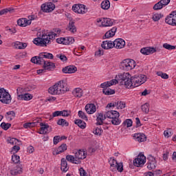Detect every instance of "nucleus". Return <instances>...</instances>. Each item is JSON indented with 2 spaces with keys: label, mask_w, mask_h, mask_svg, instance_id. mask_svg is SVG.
<instances>
[{
  "label": "nucleus",
  "mask_w": 176,
  "mask_h": 176,
  "mask_svg": "<svg viewBox=\"0 0 176 176\" xmlns=\"http://www.w3.org/2000/svg\"><path fill=\"white\" fill-rule=\"evenodd\" d=\"M119 78L120 79V85H124L128 89H134V87H138L141 86L142 84H140V78L130 76L129 73H123L120 75H118Z\"/></svg>",
  "instance_id": "1"
},
{
  "label": "nucleus",
  "mask_w": 176,
  "mask_h": 176,
  "mask_svg": "<svg viewBox=\"0 0 176 176\" xmlns=\"http://www.w3.org/2000/svg\"><path fill=\"white\" fill-rule=\"evenodd\" d=\"M73 153L74 155H66V160L72 164H82V160L87 157V153L82 149L74 151Z\"/></svg>",
  "instance_id": "2"
},
{
  "label": "nucleus",
  "mask_w": 176,
  "mask_h": 176,
  "mask_svg": "<svg viewBox=\"0 0 176 176\" xmlns=\"http://www.w3.org/2000/svg\"><path fill=\"white\" fill-rule=\"evenodd\" d=\"M57 34L52 32L50 33H44L42 34L41 38L38 37L34 39L33 43L37 46H47L50 43V41H53L56 38Z\"/></svg>",
  "instance_id": "3"
},
{
  "label": "nucleus",
  "mask_w": 176,
  "mask_h": 176,
  "mask_svg": "<svg viewBox=\"0 0 176 176\" xmlns=\"http://www.w3.org/2000/svg\"><path fill=\"white\" fill-rule=\"evenodd\" d=\"M67 91V87L64 83V80H60L58 82L55 83L52 87H50L48 89V93L52 95H60L64 94Z\"/></svg>",
  "instance_id": "4"
},
{
  "label": "nucleus",
  "mask_w": 176,
  "mask_h": 176,
  "mask_svg": "<svg viewBox=\"0 0 176 176\" xmlns=\"http://www.w3.org/2000/svg\"><path fill=\"white\" fill-rule=\"evenodd\" d=\"M105 116L109 119H111V123L114 126H119L122 122L120 120H119V116H120V114L117 111H108L106 112Z\"/></svg>",
  "instance_id": "5"
},
{
  "label": "nucleus",
  "mask_w": 176,
  "mask_h": 176,
  "mask_svg": "<svg viewBox=\"0 0 176 176\" xmlns=\"http://www.w3.org/2000/svg\"><path fill=\"white\" fill-rule=\"evenodd\" d=\"M135 67V61L131 59H125L120 64V68L122 71H131L133 68Z\"/></svg>",
  "instance_id": "6"
},
{
  "label": "nucleus",
  "mask_w": 176,
  "mask_h": 176,
  "mask_svg": "<svg viewBox=\"0 0 176 176\" xmlns=\"http://www.w3.org/2000/svg\"><path fill=\"white\" fill-rule=\"evenodd\" d=\"M0 101L3 104H10L12 102V96L9 92L6 91L5 88H0Z\"/></svg>",
  "instance_id": "7"
},
{
  "label": "nucleus",
  "mask_w": 176,
  "mask_h": 176,
  "mask_svg": "<svg viewBox=\"0 0 176 176\" xmlns=\"http://www.w3.org/2000/svg\"><path fill=\"white\" fill-rule=\"evenodd\" d=\"M109 163H110V168L111 170V171H116V170H118V171H119L120 173L123 172V164L122 163H118V161H116V160L113 159V158H111L109 160Z\"/></svg>",
  "instance_id": "8"
},
{
  "label": "nucleus",
  "mask_w": 176,
  "mask_h": 176,
  "mask_svg": "<svg viewBox=\"0 0 176 176\" xmlns=\"http://www.w3.org/2000/svg\"><path fill=\"white\" fill-rule=\"evenodd\" d=\"M72 10L78 14H85L87 13V8L84 4H74L72 6Z\"/></svg>",
  "instance_id": "9"
},
{
  "label": "nucleus",
  "mask_w": 176,
  "mask_h": 176,
  "mask_svg": "<svg viewBox=\"0 0 176 176\" xmlns=\"http://www.w3.org/2000/svg\"><path fill=\"white\" fill-rule=\"evenodd\" d=\"M145 160H146V157L142 153H140L137 158L133 160V165L136 167H141V166L145 164Z\"/></svg>",
  "instance_id": "10"
},
{
  "label": "nucleus",
  "mask_w": 176,
  "mask_h": 176,
  "mask_svg": "<svg viewBox=\"0 0 176 176\" xmlns=\"http://www.w3.org/2000/svg\"><path fill=\"white\" fill-rule=\"evenodd\" d=\"M97 23H101L100 27H112L115 20L109 18H101L97 19Z\"/></svg>",
  "instance_id": "11"
},
{
  "label": "nucleus",
  "mask_w": 176,
  "mask_h": 176,
  "mask_svg": "<svg viewBox=\"0 0 176 176\" xmlns=\"http://www.w3.org/2000/svg\"><path fill=\"white\" fill-rule=\"evenodd\" d=\"M21 91H23V89L19 87L16 89V94L18 96V100H24L25 101H30V100L32 99V95L30 94H21Z\"/></svg>",
  "instance_id": "12"
},
{
  "label": "nucleus",
  "mask_w": 176,
  "mask_h": 176,
  "mask_svg": "<svg viewBox=\"0 0 176 176\" xmlns=\"http://www.w3.org/2000/svg\"><path fill=\"white\" fill-rule=\"evenodd\" d=\"M56 41L60 45H72L75 42V38L74 37H61Z\"/></svg>",
  "instance_id": "13"
},
{
  "label": "nucleus",
  "mask_w": 176,
  "mask_h": 176,
  "mask_svg": "<svg viewBox=\"0 0 176 176\" xmlns=\"http://www.w3.org/2000/svg\"><path fill=\"white\" fill-rule=\"evenodd\" d=\"M41 8L43 12H45V13H50V12H53L54 9H56V5L50 2L42 4Z\"/></svg>",
  "instance_id": "14"
},
{
  "label": "nucleus",
  "mask_w": 176,
  "mask_h": 176,
  "mask_svg": "<svg viewBox=\"0 0 176 176\" xmlns=\"http://www.w3.org/2000/svg\"><path fill=\"white\" fill-rule=\"evenodd\" d=\"M147 160H148L147 168L149 170H155L157 166L156 159L153 156L149 155L147 158Z\"/></svg>",
  "instance_id": "15"
},
{
  "label": "nucleus",
  "mask_w": 176,
  "mask_h": 176,
  "mask_svg": "<svg viewBox=\"0 0 176 176\" xmlns=\"http://www.w3.org/2000/svg\"><path fill=\"white\" fill-rule=\"evenodd\" d=\"M113 45L116 49H123L126 46V41L122 38H117L113 41Z\"/></svg>",
  "instance_id": "16"
},
{
  "label": "nucleus",
  "mask_w": 176,
  "mask_h": 176,
  "mask_svg": "<svg viewBox=\"0 0 176 176\" xmlns=\"http://www.w3.org/2000/svg\"><path fill=\"white\" fill-rule=\"evenodd\" d=\"M120 83V82H122V80L118 79H113L111 80H110L109 82H103L100 85V87H102V89H108V87H110V86H113V85H117V83Z\"/></svg>",
  "instance_id": "17"
},
{
  "label": "nucleus",
  "mask_w": 176,
  "mask_h": 176,
  "mask_svg": "<svg viewBox=\"0 0 176 176\" xmlns=\"http://www.w3.org/2000/svg\"><path fill=\"white\" fill-rule=\"evenodd\" d=\"M156 48L152 47H143L140 50V53L144 54L145 56H149V54H153L156 53Z\"/></svg>",
  "instance_id": "18"
},
{
  "label": "nucleus",
  "mask_w": 176,
  "mask_h": 176,
  "mask_svg": "<svg viewBox=\"0 0 176 176\" xmlns=\"http://www.w3.org/2000/svg\"><path fill=\"white\" fill-rule=\"evenodd\" d=\"M67 146L66 144H62L58 148H54L52 151V155H57L64 153L65 151H67Z\"/></svg>",
  "instance_id": "19"
},
{
  "label": "nucleus",
  "mask_w": 176,
  "mask_h": 176,
  "mask_svg": "<svg viewBox=\"0 0 176 176\" xmlns=\"http://www.w3.org/2000/svg\"><path fill=\"white\" fill-rule=\"evenodd\" d=\"M11 175H19V174H23V165L19 164L14 167L13 169L10 170Z\"/></svg>",
  "instance_id": "20"
},
{
  "label": "nucleus",
  "mask_w": 176,
  "mask_h": 176,
  "mask_svg": "<svg viewBox=\"0 0 176 176\" xmlns=\"http://www.w3.org/2000/svg\"><path fill=\"white\" fill-rule=\"evenodd\" d=\"M76 71H78V69L74 65L66 66L62 69L63 74H75Z\"/></svg>",
  "instance_id": "21"
},
{
  "label": "nucleus",
  "mask_w": 176,
  "mask_h": 176,
  "mask_svg": "<svg viewBox=\"0 0 176 176\" xmlns=\"http://www.w3.org/2000/svg\"><path fill=\"white\" fill-rule=\"evenodd\" d=\"M85 111L89 115H93L96 111H97L96 108V104L91 103V104H87L85 106Z\"/></svg>",
  "instance_id": "22"
},
{
  "label": "nucleus",
  "mask_w": 176,
  "mask_h": 176,
  "mask_svg": "<svg viewBox=\"0 0 176 176\" xmlns=\"http://www.w3.org/2000/svg\"><path fill=\"white\" fill-rule=\"evenodd\" d=\"M60 170L63 173H67V171L69 170V167H68V162H67V160L65 158L61 159Z\"/></svg>",
  "instance_id": "23"
},
{
  "label": "nucleus",
  "mask_w": 176,
  "mask_h": 176,
  "mask_svg": "<svg viewBox=\"0 0 176 176\" xmlns=\"http://www.w3.org/2000/svg\"><path fill=\"white\" fill-rule=\"evenodd\" d=\"M101 46L102 49H104L105 50H108L109 49L113 48V41H103L101 44Z\"/></svg>",
  "instance_id": "24"
},
{
  "label": "nucleus",
  "mask_w": 176,
  "mask_h": 176,
  "mask_svg": "<svg viewBox=\"0 0 176 176\" xmlns=\"http://www.w3.org/2000/svg\"><path fill=\"white\" fill-rule=\"evenodd\" d=\"M116 31H118V28L113 27L110 30L107 31L104 34V38H112L113 36H115V34L116 33Z\"/></svg>",
  "instance_id": "25"
},
{
  "label": "nucleus",
  "mask_w": 176,
  "mask_h": 176,
  "mask_svg": "<svg viewBox=\"0 0 176 176\" xmlns=\"http://www.w3.org/2000/svg\"><path fill=\"white\" fill-rule=\"evenodd\" d=\"M133 138L138 142H144V141H146V136H145L144 133H135Z\"/></svg>",
  "instance_id": "26"
},
{
  "label": "nucleus",
  "mask_w": 176,
  "mask_h": 176,
  "mask_svg": "<svg viewBox=\"0 0 176 176\" xmlns=\"http://www.w3.org/2000/svg\"><path fill=\"white\" fill-rule=\"evenodd\" d=\"M43 68L45 71H52V69L56 68V65L50 61H47L44 63Z\"/></svg>",
  "instance_id": "27"
},
{
  "label": "nucleus",
  "mask_w": 176,
  "mask_h": 176,
  "mask_svg": "<svg viewBox=\"0 0 176 176\" xmlns=\"http://www.w3.org/2000/svg\"><path fill=\"white\" fill-rule=\"evenodd\" d=\"M41 122V118H37L33 122H27L23 124L24 129H31V127H35L37 123Z\"/></svg>",
  "instance_id": "28"
},
{
  "label": "nucleus",
  "mask_w": 176,
  "mask_h": 176,
  "mask_svg": "<svg viewBox=\"0 0 176 176\" xmlns=\"http://www.w3.org/2000/svg\"><path fill=\"white\" fill-rule=\"evenodd\" d=\"M165 23L166 24H169V25H174L175 26V21H174V16H173V12H171L166 19Z\"/></svg>",
  "instance_id": "29"
},
{
  "label": "nucleus",
  "mask_w": 176,
  "mask_h": 176,
  "mask_svg": "<svg viewBox=\"0 0 176 176\" xmlns=\"http://www.w3.org/2000/svg\"><path fill=\"white\" fill-rule=\"evenodd\" d=\"M40 130L41 131L38 132V134H47V129H49L48 124H43V122L40 123Z\"/></svg>",
  "instance_id": "30"
},
{
  "label": "nucleus",
  "mask_w": 176,
  "mask_h": 176,
  "mask_svg": "<svg viewBox=\"0 0 176 176\" xmlns=\"http://www.w3.org/2000/svg\"><path fill=\"white\" fill-rule=\"evenodd\" d=\"M105 119H107V116H105V114L104 116V114H102V113H99L97 116L96 124L99 125V126H101V124H102V122H104V120H105Z\"/></svg>",
  "instance_id": "31"
},
{
  "label": "nucleus",
  "mask_w": 176,
  "mask_h": 176,
  "mask_svg": "<svg viewBox=\"0 0 176 176\" xmlns=\"http://www.w3.org/2000/svg\"><path fill=\"white\" fill-rule=\"evenodd\" d=\"M67 30H69L72 34H75V32H76V26H75V22L70 21L67 26Z\"/></svg>",
  "instance_id": "32"
},
{
  "label": "nucleus",
  "mask_w": 176,
  "mask_h": 176,
  "mask_svg": "<svg viewBox=\"0 0 176 176\" xmlns=\"http://www.w3.org/2000/svg\"><path fill=\"white\" fill-rule=\"evenodd\" d=\"M113 107H117L118 109H124V108H126V102H116L113 103Z\"/></svg>",
  "instance_id": "33"
},
{
  "label": "nucleus",
  "mask_w": 176,
  "mask_h": 176,
  "mask_svg": "<svg viewBox=\"0 0 176 176\" xmlns=\"http://www.w3.org/2000/svg\"><path fill=\"white\" fill-rule=\"evenodd\" d=\"M72 93L74 97H77L78 98H80V97L83 96V91L80 88H76Z\"/></svg>",
  "instance_id": "34"
},
{
  "label": "nucleus",
  "mask_w": 176,
  "mask_h": 176,
  "mask_svg": "<svg viewBox=\"0 0 176 176\" xmlns=\"http://www.w3.org/2000/svg\"><path fill=\"white\" fill-rule=\"evenodd\" d=\"M100 6L104 10H108L111 8V2H109V0H104L102 1Z\"/></svg>",
  "instance_id": "35"
},
{
  "label": "nucleus",
  "mask_w": 176,
  "mask_h": 176,
  "mask_svg": "<svg viewBox=\"0 0 176 176\" xmlns=\"http://www.w3.org/2000/svg\"><path fill=\"white\" fill-rule=\"evenodd\" d=\"M17 24L18 25H19L20 27H27V25H30L28 24V22L27 21V19L25 18H22V19H19L17 21Z\"/></svg>",
  "instance_id": "36"
},
{
  "label": "nucleus",
  "mask_w": 176,
  "mask_h": 176,
  "mask_svg": "<svg viewBox=\"0 0 176 176\" xmlns=\"http://www.w3.org/2000/svg\"><path fill=\"white\" fill-rule=\"evenodd\" d=\"M74 123L80 129H86V122L82 120L77 119L74 121Z\"/></svg>",
  "instance_id": "37"
},
{
  "label": "nucleus",
  "mask_w": 176,
  "mask_h": 176,
  "mask_svg": "<svg viewBox=\"0 0 176 176\" xmlns=\"http://www.w3.org/2000/svg\"><path fill=\"white\" fill-rule=\"evenodd\" d=\"M14 47L15 49H19V50L25 49V47H27V43L17 41L14 44Z\"/></svg>",
  "instance_id": "38"
},
{
  "label": "nucleus",
  "mask_w": 176,
  "mask_h": 176,
  "mask_svg": "<svg viewBox=\"0 0 176 176\" xmlns=\"http://www.w3.org/2000/svg\"><path fill=\"white\" fill-rule=\"evenodd\" d=\"M102 93L103 94H105V96H112V94H115V90L110 88H106L102 89Z\"/></svg>",
  "instance_id": "39"
},
{
  "label": "nucleus",
  "mask_w": 176,
  "mask_h": 176,
  "mask_svg": "<svg viewBox=\"0 0 176 176\" xmlns=\"http://www.w3.org/2000/svg\"><path fill=\"white\" fill-rule=\"evenodd\" d=\"M57 124H58V126H62L63 127H64V126L67 127V126L69 125V123H68V122H67V120H65L63 118H60L58 120Z\"/></svg>",
  "instance_id": "40"
},
{
  "label": "nucleus",
  "mask_w": 176,
  "mask_h": 176,
  "mask_svg": "<svg viewBox=\"0 0 176 176\" xmlns=\"http://www.w3.org/2000/svg\"><path fill=\"white\" fill-rule=\"evenodd\" d=\"M40 54L43 58H48L50 60H53V58H54V56L51 53L43 52Z\"/></svg>",
  "instance_id": "41"
},
{
  "label": "nucleus",
  "mask_w": 176,
  "mask_h": 176,
  "mask_svg": "<svg viewBox=\"0 0 176 176\" xmlns=\"http://www.w3.org/2000/svg\"><path fill=\"white\" fill-rule=\"evenodd\" d=\"M43 58V56H42V55L40 54L37 58L36 64H38L39 65H44L47 61H45Z\"/></svg>",
  "instance_id": "42"
},
{
  "label": "nucleus",
  "mask_w": 176,
  "mask_h": 176,
  "mask_svg": "<svg viewBox=\"0 0 176 176\" xmlns=\"http://www.w3.org/2000/svg\"><path fill=\"white\" fill-rule=\"evenodd\" d=\"M141 109H142V112H144V113H149V103H145L143 105H142Z\"/></svg>",
  "instance_id": "43"
},
{
  "label": "nucleus",
  "mask_w": 176,
  "mask_h": 176,
  "mask_svg": "<svg viewBox=\"0 0 176 176\" xmlns=\"http://www.w3.org/2000/svg\"><path fill=\"white\" fill-rule=\"evenodd\" d=\"M164 6H163L162 1H160L154 5V6L153 7V9L154 10H160V9H163Z\"/></svg>",
  "instance_id": "44"
},
{
  "label": "nucleus",
  "mask_w": 176,
  "mask_h": 176,
  "mask_svg": "<svg viewBox=\"0 0 176 176\" xmlns=\"http://www.w3.org/2000/svg\"><path fill=\"white\" fill-rule=\"evenodd\" d=\"M102 127H97L96 129H94L93 133L96 135H101L102 133H103Z\"/></svg>",
  "instance_id": "45"
},
{
  "label": "nucleus",
  "mask_w": 176,
  "mask_h": 176,
  "mask_svg": "<svg viewBox=\"0 0 176 176\" xmlns=\"http://www.w3.org/2000/svg\"><path fill=\"white\" fill-rule=\"evenodd\" d=\"M1 129H3V130H9V129H10V127H12V124L10 123H6V122H2L1 124Z\"/></svg>",
  "instance_id": "46"
},
{
  "label": "nucleus",
  "mask_w": 176,
  "mask_h": 176,
  "mask_svg": "<svg viewBox=\"0 0 176 176\" xmlns=\"http://www.w3.org/2000/svg\"><path fill=\"white\" fill-rule=\"evenodd\" d=\"M12 160L13 162V163H14L15 164H17L18 163H20V156L14 154L12 156Z\"/></svg>",
  "instance_id": "47"
},
{
  "label": "nucleus",
  "mask_w": 176,
  "mask_h": 176,
  "mask_svg": "<svg viewBox=\"0 0 176 176\" xmlns=\"http://www.w3.org/2000/svg\"><path fill=\"white\" fill-rule=\"evenodd\" d=\"M9 144H11V145H16V144H17V142H20V140L14 138H8L7 140Z\"/></svg>",
  "instance_id": "48"
},
{
  "label": "nucleus",
  "mask_w": 176,
  "mask_h": 176,
  "mask_svg": "<svg viewBox=\"0 0 176 176\" xmlns=\"http://www.w3.org/2000/svg\"><path fill=\"white\" fill-rule=\"evenodd\" d=\"M122 124L124 126L131 127V126H133V120H131V119H126Z\"/></svg>",
  "instance_id": "49"
},
{
  "label": "nucleus",
  "mask_w": 176,
  "mask_h": 176,
  "mask_svg": "<svg viewBox=\"0 0 176 176\" xmlns=\"http://www.w3.org/2000/svg\"><path fill=\"white\" fill-rule=\"evenodd\" d=\"M163 17L162 14H153L152 19L153 21H159Z\"/></svg>",
  "instance_id": "50"
},
{
  "label": "nucleus",
  "mask_w": 176,
  "mask_h": 176,
  "mask_svg": "<svg viewBox=\"0 0 176 176\" xmlns=\"http://www.w3.org/2000/svg\"><path fill=\"white\" fill-rule=\"evenodd\" d=\"M163 47L164 49H166L167 50H175L176 47L174 46V45H171L168 43H164L163 44Z\"/></svg>",
  "instance_id": "51"
},
{
  "label": "nucleus",
  "mask_w": 176,
  "mask_h": 176,
  "mask_svg": "<svg viewBox=\"0 0 176 176\" xmlns=\"http://www.w3.org/2000/svg\"><path fill=\"white\" fill-rule=\"evenodd\" d=\"M78 116H79V118H80L83 120H86V121L88 120L87 116H86V113H85V112H83L82 111H78Z\"/></svg>",
  "instance_id": "52"
},
{
  "label": "nucleus",
  "mask_w": 176,
  "mask_h": 176,
  "mask_svg": "<svg viewBox=\"0 0 176 176\" xmlns=\"http://www.w3.org/2000/svg\"><path fill=\"white\" fill-rule=\"evenodd\" d=\"M157 76H160L162 79H168V75L166 73H163L162 72H157Z\"/></svg>",
  "instance_id": "53"
},
{
  "label": "nucleus",
  "mask_w": 176,
  "mask_h": 176,
  "mask_svg": "<svg viewBox=\"0 0 176 176\" xmlns=\"http://www.w3.org/2000/svg\"><path fill=\"white\" fill-rule=\"evenodd\" d=\"M164 135H165L168 138V137H171V135H173V129H168L166 131H164Z\"/></svg>",
  "instance_id": "54"
},
{
  "label": "nucleus",
  "mask_w": 176,
  "mask_h": 176,
  "mask_svg": "<svg viewBox=\"0 0 176 176\" xmlns=\"http://www.w3.org/2000/svg\"><path fill=\"white\" fill-rule=\"evenodd\" d=\"M138 78L140 80V85H142L143 83H145L146 82V76L145 75L142 74L138 77Z\"/></svg>",
  "instance_id": "55"
},
{
  "label": "nucleus",
  "mask_w": 176,
  "mask_h": 176,
  "mask_svg": "<svg viewBox=\"0 0 176 176\" xmlns=\"http://www.w3.org/2000/svg\"><path fill=\"white\" fill-rule=\"evenodd\" d=\"M13 9L12 8H5L1 10H0V16H2L3 14H5V13H8V12H12Z\"/></svg>",
  "instance_id": "56"
},
{
  "label": "nucleus",
  "mask_w": 176,
  "mask_h": 176,
  "mask_svg": "<svg viewBox=\"0 0 176 176\" xmlns=\"http://www.w3.org/2000/svg\"><path fill=\"white\" fill-rule=\"evenodd\" d=\"M36 19V16L35 15H30L28 16V19H27L28 21V24L29 25H31V21H32V20H35Z\"/></svg>",
  "instance_id": "57"
},
{
  "label": "nucleus",
  "mask_w": 176,
  "mask_h": 176,
  "mask_svg": "<svg viewBox=\"0 0 176 176\" xmlns=\"http://www.w3.org/2000/svg\"><path fill=\"white\" fill-rule=\"evenodd\" d=\"M54 145H57V144H58V142H60V135H56L54 138Z\"/></svg>",
  "instance_id": "58"
},
{
  "label": "nucleus",
  "mask_w": 176,
  "mask_h": 176,
  "mask_svg": "<svg viewBox=\"0 0 176 176\" xmlns=\"http://www.w3.org/2000/svg\"><path fill=\"white\" fill-rule=\"evenodd\" d=\"M60 112H62V113L60 114V116L68 117V116H69V114L71 113V111H68V110L60 111Z\"/></svg>",
  "instance_id": "59"
},
{
  "label": "nucleus",
  "mask_w": 176,
  "mask_h": 176,
  "mask_svg": "<svg viewBox=\"0 0 176 176\" xmlns=\"http://www.w3.org/2000/svg\"><path fill=\"white\" fill-rule=\"evenodd\" d=\"M20 149V147L19 146H14L12 147V149L11 151L12 153H13V155H15V153H17V151Z\"/></svg>",
  "instance_id": "60"
},
{
  "label": "nucleus",
  "mask_w": 176,
  "mask_h": 176,
  "mask_svg": "<svg viewBox=\"0 0 176 176\" xmlns=\"http://www.w3.org/2000/svg\"><path fill=\"white\" fill-rule=\"evenodd\" d=\"M104 54V50L101 48H100L96 53L95 56H102Z\"/></svg>",
  "instance_id": "61"
},
{
  "label": "nucleus",
  "mask_w": 176,
  "mask_h": 176,
  "mask_svg": "<svg viewBox=\"0 0 176 176\" xmlns=\"http://www.w3.org/2000/svg\"><path fill=\"white\" fill-rule=\"evenodd\" d=\"M79 171H80V176H87V173H86V170L83 169V168H80L79 169Z\"/></svg>",
  "instance_id": "62"
},
{
  "label": "nucleus",
  "mask_w": 176,
  "mask_h": 176,
  "mask_svg": "<svg viewBox=\"0 0 176 176\" xmlns=\"http://www.w3.org/2000/svg\"><path fill=\"white\" fill-rule=\"evenodd\" d=\"M61 111H56L52 113V118H56L57 116H61Z\"/></svg>",
  "instance_id": "63"
},
{
  "label": "nucleus",
  "mask_w": 176,
  "mask_h": 176,
  "mask_svg": "<svg viewBox=\"0 0 176 176\" xmlns=\"http://www.w3.org/2000/svg\"><path fill=\"white\" fill-rule=\"evenodd\" d=\"M34 151H35V148H34V146H29L28 147V151H27L28 152V153H34Z\"/></svg>",
  "instance_id": "64"
}]
</instances>
